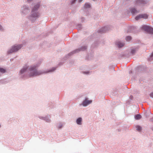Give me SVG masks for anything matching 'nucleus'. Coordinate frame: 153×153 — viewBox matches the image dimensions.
<instances>
[{
	"mask_svg": "<svg viewBox=\"0 0 153 153\" xmlns=\"http://www.w3.org/2000/svg\"><path fill=\"white\" fill-rule=\"evenodd\" d=\"M39 65L37 64L32 65L28 67V73L29 77H33L39 76L43 74H46L50 72H54L57 68L56 67H53L47 71L44 70H38Z\"/></svg>",
	"mask_w": 153,
	"mask_h": 153,
	"instance_id": "1",
	"label": "nucleus"
},
{
	"mask_svg": "<svg viewBox=\"0 0 153 153\" xmlns=\"http://www.w3.org/2000/svg\"><path fill=\"white\" fill-rule=\"evenodd\" d=\"M39 7L40 4H37L32 8L31 11L28 16V18L32 23L35 22L40 17V14L38 11Z\"/></svg>",
	"mask_w": 153,
	"mask_h": 153,
	"instance_id": "2",
	"label": "nucleus"
},
{
	"mask_svg": "<svg viewBox=\"0 0 153 153\" xmlns=\"http://www.w3.org/2000/svg\"><path fill=\"white\" fill-rule=\"evenodd\" d=\"M23 46V44H15L12 46L7 51V54L9 55L12 53L16 52L20 49Z\"/></svg>",
	"mask_w": 153,
	"mask_h": 153,
	"instance_id": "3",
	"label": "nucleus"
},
{
	"mask_svg": "<svg viewBox=\"0 0 153 153\" xmlns=\"http://www.w3.org/2000/svg\"><path fill=\"white\" fill-rule=\"evenodd\" d=\"M108 28L107 26H105L102 28L100 29L97 31L95 32L93 34L90 36L91 39H94L97 38L100 36V34L105 32L108 30Z\"/></svg>",
	"mask_w": 153,
	"mask_h": 153,
	"instance_id": "4",
	"label": "nucleus"
},
{
	"mask_svg": "<svg viewBox=\"0 0 153 153\" xmlns=\"http://www.w3.org/2000/svg\"><path fill=\"white\" fill-rule=\"evenodd\" d=\"M91 7L90 4L88 3H86L85 4L83 7V10L85 12L86 16H88L89 17L93 18L95 19L97 18V16H95V14L96 13L94 12H92L91 13H89L88 9L90 8Z\"/></svg>",
	"mask_w": 153,
	"mask_h": 153,
	"instance_id": "5",
	"label": "nucleus"
},
{
	"mask_svg": "<svg viewBox=\"0 0 153 153\" xmlns=\"http://www.w3.org/2000/svg\"><path fill=\"white\" fill-rule=\"evenodd\" d=\"M27 71L28 67H24L19 73V75L20 78L22 79H24L29 77L28 73H27Z\"/></svg>",
	"mask_w": 153,
	"mask_h": 153,
	"instance_id": "6",
	"label": "nucleus"
},
{
	"mask_svg": "<svg viewBox=\"0 0 153 153\" xmlns=\"http://www.w3.org/2000/svg\"><path fill=\"white\" fill-rule=\"evenodd\" d=\"M87 48V46L86 45L82 46L80 48L76 49L74 51L70 52L66 56V58H68L69 56H71L74 54L78 53L80 51H84L86 50Z\"/></svg>",
	"mask_w": 153,
	"mask_h": 153,
	"instance_id": "7",
	"label": "nucleus"
},
{
	"mask_svg": "<svg viewBox=\"0 0 153 153\" xmlns=\"http://www.w3.org/2000/svg\"><path fill=\"white\" fill-rule=\"evenodd\" d=\"M80 69L82 70L81 73L84 74L88 75L91 74V72L89 71V68L87 66H82L80 67Z\"/></svg>",
	"mask_w": 153,
	"mask_h": 153,
	"instance_id": "8",
	"label": "nucleus"
},
{
	"mask_svg": "<svg viewBox=\"0 0 153 153\" xmlns=\"http://www.w3.org/2000/svg\"><path fill=\"white\" fill-rule=\"evenodd\" d=\"M30 12L29 7L27 5H24L21 7V13L22 14L26 15Z\"/></svg>",
	"mask_w": 153,
	"mask_h": 153,
	"instance_id": "9",
	"label": "nucleus"
},
{
	"mask_svg": "<svg viewBox=\"0 0 153 153\" xmlns=\"http://www.w3.org/2000/svg\"><path fill=\"white\" fill-rule=\"evenodd\" d=\"M142 28L145 31L152 34H153V28L150 26L144 25L142 26Z\"/></svg>",
	"mask_w": 153,
	"mask_h": 153,
	"instance_id": "10",
	"label": "nucleus"
},
{
	"mask_svg": "<svg viewBox=\"0 0 153 153\" xmlns=\"http://www.w3.org/2000/svg\"><path fill=\"white\" fill-rule=\"evenodd\" d=\"M149 0H136V4L137 5L143 6L147 4Z\"/></svg>",
	"mask_w": 153,
	"mask_h": 153,
	"instance_id": "11",
	"label": "nucleus"
},
{
	"mask_svg": "<svg viewBox=\"0 0 153 153\" xmlns=\"http://www.w3.org/2000/svg\"><path fill=\"white\" fill-rule=\"evenodd\" d=\"M88 98L85 97L84 100L82 102V103L79 104V105H82L84 107H86L91 103L92 102V100H88Z\"/></svg>",
	"mask_w": 153,
	"mask_h": 153,
	"instance_id": "12",
	"label": "nucleus"
},
{
	"mask_svg": "<svg viewBox=\"0 0 153 153\" xmlns=\"http://www.w3.org/2000/svg\"><path fill=\"white\" fill-rule=\"evenodd\" d=\"M129 53V52L126 51L124 52H122L119 53L118 56L120 57L121 58H128L130 56Z\"/></svg>",
	"mask_w": 153,
	"mask_h": 153,
	"instance_id": "13",
	"label": "nucleus"
},
{
	"mask_svg": "<svg viewBox=\"0 0 153 153\" xmlns=\"http://www.w3.org/2000/svg\"><path fill=\"white\" fill-rule=\"evenodd\" d=\"M148 16L146 14H139L136 16L135 17V19L136 20H138L141 18L144 19H147L148 18Z\"/></svg>",
	"mask_w": 153,
	"mask_h": 153,
	"instance_id": "14",
	"label": "nucleus"
},
{
	"mask_svg": "<svg viewBox=\"0 0 153 153\" xmlns=\"http://www.w3.org/2000/svg\"><path fill=\"white\" fill-rule=\"evenodd\" d=\"M137 29V27L135 26H131L129 27L127 31L128 33H134L135 32L136 30Z\"/></svg>",
	"mask_w": 153,
	"mask_h": 153,
	"instance_id": "15",
	"label": "nucleus"
},
{
	"mask_svg": "<svg viewBox=\"0 0 153 153\" xmlns=\"http://www.w3.org/2000/svg\"><path fill=\"white\" fill-rule=\"evenodd\" d=\"M138 50V48L136 47L131 48V51L129 52V53L130 56H132L134 55Z\"/></svg>",
	"mask_w": 153,
	"mask_h": 153,
	"instance_id": "16",
	"label": "nucleus"
},
{
	"mask_svg": "<svg viewBox=\"0 0 153 153\" xmlns=\"http://www.w3.org/2000/svg\"><path fill=\"white\" fill-rule=\"evenodd\" d=\"M116 44L119 48H122L124 45V43L120 41L116 42Z\"/></svg>",
	"mask_w": 153,
	"mask_h": 153,
	"instance_id": "17",
	"label": "nucleus"
},
{
	"mask_svg": "<svg viewBox=\"0 0 153 153\" xmlns=\"http://www.w3.org/2000/svg\"><path fill=\"white\" fill-rule=\"evenodd\" d=\"M143 68L142 66H139L136 69L137 72V73H140L143 72Z\"/></svg>",
	"mask_w": 153,
	"mask_h": 153,
	"instance_id": "18",
	"label": "nucleus"
},
{
	"mask_svg": "<svg viewBox=\"0 0 153 153\" xmlns=\"http://www.w3.org/2000/svg\"><path fill=\"white\" fill-rule=\"evenodd\" d=\"M130 11L131 13L133 15L136 14L138 12L137 10L134 7L131 8L130 10Z\"/></svg>",
	"mask_w": 153,
	"mask_h": 153,
	"instance_id": "19",
	"label": "nucleus"
},
{
	"mask_svg": "<svg viewBox=\"0 0 153 153\" xmlns=\"http://www.w3.org/2000/svg\"><path fill=\"white\" fill-rule=\"evenodd\" d=\"M51 116L50 115H47L44 117V120L48 123H50L51 122L50 120Z\"/></svg>",
	"mask_w": 153,
	"mask_h": 153,
	"instance_id": "20",
	"label": "nucleus"
},
{
	"mask_svg": "<svg viewBox=\"0 0 153 153\" xmlns=\"http://www.w3.org/2000/svg\"><path fill=\"white\" fill-rule=\"evenodd\" d=\"M82 119L81 117H79L76 120V123L77 124L79 125H81L82 124Z\"/></svg>",
	"mask_w": 153,
	"mask_h": 153,
	"instance_id": "21",
	"label": "nucleus"
},
{
	"mask_svg": "<svg viewBox=\"0 0 153 153\" xmlns=\"http://www.w3.org/2000/svg\"><path fill=\"white\" fill-rule=\"evenodd\" d=\"M100 42L99 40H97L95 41L94 43L92 45V47L94 48L97 47L100 44Z\"/></svg>",
	"mask_w": 153,
	"mask_h": 153,
	"instance_id": "22",
	"label": "nucleus"
},
{
	"mask_svg": "<svg viewBox=\"0 0 153 153\" xmlns=\"http://www.w3.org/2000/svg\"><path fill=\"white\" fill-rule=\"evenodd\" d=\"M64 123L60 122L57 125L56 127L58 129H61L62 128Z\"/></svg>",
	"mask_w": 153,
	"mask_h": 153,
	"instance_id": "23",
	"label": "nucleus"
},
{
	"mask_svg": "<svg viewBox=\"0 0 153 153\" xmlns=\"http://www.w3.org/2000/svg\"><path fill=\"white\" fill-rule=\"evenodd\" d=\"M142 116L140 114H137L134 116L135 119L136 120H139L141 118Z\"/></svg>",
	"mask_w": 153,
	"mask_h": 153,
	"instance_id": "24",
	"label": "nucleus"
},
{
	"mask_svg": "<svg viewBox=\"0 0 153 153\" xmlns=\"http://www.w3.org/2000/svg\"><path fill=\"white\" fill-rule=\"evenodd\" d=\"M136 130L138 131H140L142 129V128L141 126L139 125H137L135 126Z\"/></svg>",
	"mask_w": 153,
	"mask_h": 153,
	"instance_id": "25",
	"label": "nucleus"
},
{
	"mask_svg": "<svg viewBox=\"0 0 153 153\" xmlns=\"http://www.w3.org/2000/svg\"><path fill=\"white\" fill-rule=\"evenodd\" d=\"M6 72V70L0 67V72L2 74L5 73Z\"/></svg>",
	"mask_w": 153,
	"mask_h": 153,
	"instance_id": "26",
	"label": "nucleus"
},
{
	"mask_svg": "<svg viewBox=\"0 0 153 153\" xmlns=\"http://www.w3.org/2000/svg\"><path fill=\"white\" fill-rule=\"evenodd\" d=\"M76 27L78 30H80L82 28L81 25L79 24H77L76 26Z\"/></svg>",
	"mask_w": 153,
	"mask_h": 153,
	"instance_id": "27",
	"label": "nucleus"
},
{
	"mask_svg": "<svg viewBox=\"0 0 153 153\" xmlns=\"http://www.w3.org/2000/svg\"><path fill=\"white\" fill-rule=\"evenodd\" d=\"M148 59L149 61H151L153 59V52L151 53Z\"/></svg>",
	"mask_w": 153,
	"mask_h": 153,
	"instance_id": "28",
	"label": "nucleus"
},
{
	"mask_svg": "<svg viewBox=\"0 0 153 153\" xmlns=\"http://www.w3.org/2000/svg\"><path fill=\"white\" fill-rule=\"evenodd\" d=\"M131 37L130 36H127L126 38V39L127 41H129L131 39Z\"/></svg>",
	"mask_w": 153,
	"mask_h": 153,
	"instance_id": "29",
	"label": "nucleus"
},
{
	"mask_svg": "<svg viewBox=\"0 0 153 153\" xmlns=\"http://www.w3.org/2000/svg\"><path fill=\"white\" fill-rule=\"evenodd\" d=\"M4 29L3 27L0 24V31H3Z\"/></svg>",
	"mask_w": 153,
	"mask_h": 153,
	"instance_id": "30",
	"label": "nucleus"
},
{
	"mask_svg": "<svg viewBox=\"0 0 153 153\" xmlns=\"http://www.w3.org/2000/svg\"><path fill=\"white\" fill-rule=\"evenodd\" d=\"M76 0H72L71 1V4H74L76 2Z\"/></svg>",
	"mask_w": 153,
	"mask_h": 153,
	"instance_id": "31",
	"label": "nucleus"
},
{
	"mask_svg": "<svg viewBox=\"0 0 153 153\" xmlns=\"http://www.w3.org/2000/svg\"><path fill=\"white\" fill-rule=\"evenodd\" d=\"M85 18L84 17H82L81 18V22H84Z\"/></svg>",
	"mask_w": 153,
	"mask_h": 153,
	"instance_id": "32",
	"label": "nucleus"
},
{
	"mask_svg": "<svg viewBox=\"0 0 153 153\" xmlns=\"http://www.w3.org/2000/svg\"><path fill=\"white\" fill-rule=\"evenodd\" d=\"M45 117H42V116H39V118L41 120H44Z\"/></svg>",
	"mask_w": 153,
	"mask_h": 153,
	"instance_id": "33",
	"label": "nucleus"
},
{
	"mask_svg": "<svg viewBox=\"0 0 153 153\" xmlns=\"http://www.w3.org/2000/svg\"><path fill=\"white\" fill-rule=\"evenodd\" d=\"M150 96L151 97L153 98V92H152L150 94Z\"/></svg>",
	"mask_w": 153,
	"mask_h": 153,
	"instance_id": "34",
	"label": "nucleus"
},
{
	"mask_svg": "<svg viewBox=\"0 0 153 153\" xmlns=\"http://www.w3.org/2000/svg\"><path fill=\"white\" fill-rule=\"evenodd\" d=\"M133 98V97L132 95L130 96L129 97V98L131 100H132Z\"/></svg>",
	"mask_w": 153,
	"mask_h": 153,
	"instance_id": "35",
	"label": "nucleus"
},
{
	"mask_svg": "<svg viewBox=\"0 0 153 153\" xmlns=\"http://www.w3.org/2000/svg\"><path fill=\"white\" fill-rule=\"evenodd\" d=\"M89 56V55H87L86 56V59H89L88 58V56Z\"/></svg>",
	"mask_w": 153,
	"mask_h": 153,
	"instance_id": "36",
	"label": "nucleus"
},
{
	"mask_svg": "<svg viewBox=\"0 0 153 153\" xmlns=\"http://www.w3.org/2000/svg\"><path fill=\"white\" fill-rule=\"evenodd\" d=\"M31 1V0H27V1L29 3L30 1Z\"/></svg>",
	"mask_w": 153,
	"mask_h": 153,
	"instance_id": "37",
	"label": "nucleus"
},
{
	"mask_svg": "<svg viewBox=\"0 0 153 153\" xmlns=\"http://www.w3.org/2000/svg\"><path fill=\"white\" fill-rule=\"evenodd\" d=\"M82 0H79V2H81L82 1Z\"/></svg>",
	"mask_w": 153,
	"mask_h": 153,
	"instance_id": "38",
	"label": "nucleus"
},
{
	"mask_svg": "<svg viewBox=\"0 0 153 153\" xmlns=\"http://www.w3.org/2000/svg\"><path fill=\"white\" fill-rule=\"evenodd\" d=\"M132 71H129V73L130 74L131 73H132Z\"/></svg>",
	"mask_w": 153,
	"mask_h": 153,
	"instance_id": "39",
	"label": "nucleus"
},
{
	"mask_svg": "<svg viewBox=\"0 0 153 153\" xmlns=\"http://www.w3.org/2000/svg\"><path fill=\"white\" fill-rule=\"evenodd\" d=\"M112 69H113L114 71L115 70H114V68L113 67H112Z\"/></svg>",
	"mask_w": 153,
	"mask_h": 153,
	"instance_id": "40",
	"label": "nucleus"
},
{
	"mask_svg": "<svg viewBox=\"0 0 153 153\" xmlns=\"http://www.w3.org/2000/svg\"><path fill=\"white\" fill-rule=\"evenodd\" d=\"M152 130L153 131V127L152 128Z\"/></svg>",
	"mask_w": 153,
	"mask_h": 153,
	"instance_id": "41",
	"label": "nucleus"
},
{
	"mask_svg": "<svg viewBox=\"0 0 153 153\" xmlns=\"http://www.w3.org/2000/svg\"><path fill=\"white\" fill-rule=\"evenodd\" d=\"M94 1H95V0H93Z\"/></svg>",
	"mask_w": 153,
	"mask_h": 153,
	"instance_id": "42",
	"label": "nucleus"
}]
</instances>
